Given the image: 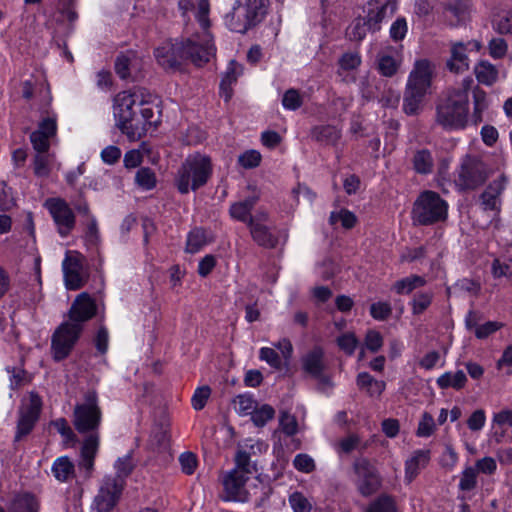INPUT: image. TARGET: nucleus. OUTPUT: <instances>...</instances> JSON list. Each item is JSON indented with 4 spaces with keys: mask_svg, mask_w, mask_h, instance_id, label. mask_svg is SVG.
I'll list each match as a JSON object with an SVG mask.
<instances>
[{
    "mask_svg": "<svg viewBox=\"0 0 512 512\" xmlns=\"http://www.w3.org/2000/svg\"><path fill=\"white\" fill-rule=\"evenodd\" d=\"M467 47L458 42L452 45L451 57L447 61V68L453 73H463L469 69V59L466 54Z\"/></svg>",
    "mask_w": 512,
    "mask_h": 512,
    "instance_id": "4be33fe9",
    "label": "nucleus"
},
{
    "mask_svg": "<svg viewBox=\"0 0 512 512\" xmlns=\"http://www.w3.org/2000/svg\"><path fill=\"white\" fill-rule=\"evenodd\" d=\"M242 73V67L235 61H231L224 73L221 83L220 92L224 96L225 100L228 101L231 97V85L236 82L237 77Z\"/></svg>",
    "mask_w": 512,
    "mask_h": 512,
    "instance_id": "c85d7f7f",
    "label": "nucleus"
},
{
    "mask_svg": "<svg viewBox=\"0 0 512 512\" xmlns=\"http://www.w3.org/2000/svg\"><path fill=\"white\" fill-rule=\"evenodd\" d=\"M429 450H419L415 456L406 461V478L411 482L417 475L419 467L429 461Z\"/></svg>",
    "mask_w": 512,
    "mask_h": 512,
    "instance_id": "e433bc0d",
    "label": "nucleus"
},
{
    "mask_svg": "<svg viewBox=\"0 0 512 512\" xmlns=\"http://www.w3.org/2000/svg\"><path fill=\"white\" fill-rule=\"evenodd\" d=\"M433 293L432 292H421L417 293L411 302L412 313L415 315L422 314L432 303Z\"/></svg>",
    "mask_w": 512,
    "mask_h": 512,
    "instance_id": "864d4df0",
    "label": "nucleus"
},
{
    "mask_svg": "<svg viewBox=\"0 0 512 512\" xmlns=\"http://www.w3.org/2000/svg\"><path fill=\"white\" fill-rule=\"evenodd\" d=\"M212 174L211 159L203 154L189 155L179 168L175 183L182 194L204 186Z\"/></svg>",
    "mask_w": 512,
    "mask_h": 512,
    "instance_id": "39448f33",
    "label": "nucleus"
},
{
    "mask_svg": "<svg viewBox=\"0 0 512 512\" xmlns=\"http://www.w3.org/2000/svg\"><path fill=\"white\" fill-rule=\"evenodd\" d=\"M64 283L67 289H80L88 280L85 258L77 251H68L62 262Z\"/></svg>",
    "mask_w": 512,
    "mask_h": 512,
    "instance_id": "1a4fd4ad",
    "label": "nucleus"
},
{
    "mask_svg": "<svg viewBox=\"0 0 512 512\" xmlns=\"http://www.w3.org/2000/svg\"><path fill=\"white\" fill-rule=\"evenodd\" d=\"M257 202L256 197H249L242 201L233 203L230 206V216L240 222H244L248 225V221L251 215V211Z\"/></svg>",
    "mask_w": 512,
    "mask_h": 512,
    "instance_id": "a878e982",
    "label": "nucleus"
},
{
    "mask_svg": "<svg viewBox=\"0 0 512 512\" xmlns=\"http://www.w3.org/2000/svg\"><path fill=\"white\" fill-rule=\"evenodd\" d=\"M491 274L495 279L506 278L512 282V258H495L491 264Z\"/></svg>",
    "mask_w": 512,
    "mask_h": 512,
    "instance_id": "58836bf2",
    "label": "nucleus"
},
{
    "mask_svg": "<svg viewBox=\"0 0 512 512\" xmlns=\"http://www.w3.org/2000/svg\"><path fill=\"white\" fill-rule=\"evenodd\" d=\"M44 206L51 214L58 233L62 237L68 236L75 226V215L68 203L61 198H49Z\"/></svg>",
    "mask_w": 512,
    "mask_h": 512,
    "instance_id": "9b49d317",
    "label": "nucleus"
},
{
    "mask_svg": "<svg viewBox=\"0 0 512 512\" xmlns=\"http://www.w3.org/2000/svg\"><path fill=\"white\" fill-rule=\"evenodd\" d=\"M269 6L270 0H236L225 15V24L233 32L246 33L263 21Z\"/></svg>",
    "mask_w": 512,
    "mask_h": 512,
    "instance_id": "20e7f679",
    "label": "nucleus"
},
{
    "mask_svg": "<svg viewBox=\"0 0 512 512\" xmlns=\"http://www.w3.org/2000/svg\"><path fill=\"white\" fill-rule=\"evenodd\" d=\"M364 348L372 353H377L383 346V337L376 330H368L364 338Z\"/></svg>",
    "mask_w": 512,
    "mask_h": 512,
    "instance_id": "bf43d9fd",
    "label": "nucleus"
},
{
    "mask_svg": "<svg viewBox=\"0 0 512 512\" xmlns=\"http://www.w3.org/2000/svg\"><path fill=\"white\" fill-rule=\"evenodd\" d=\"M399 66L400 60L391 55L383 53L378 56L377 68L381 75L385 77H392L396 74Z\"/></svg>",
    "mask_w": 512,
    "mask_h": 512,
    "instance_id": "ea45409f",
    "label": "nucleus"
},
{
    "mask_svg": "<svg viewBox=\"0 0 512 512\" xmlns=\"http://www.w3.org/2000/svg\"><path fill=\"white\" fill-rule=\"evenodd\" d=\"M57 123L56 116L44 118L38 126V129L31 133L30 140L33 148L37 152H48L50 139L56 135Z\"/></svg>",
    "mask_w": 512,
    "mask_h": 512,
    "instance_id": "f3484780",
    "label": "nucleus"
},
{
    "mask_svg": "<svg viewBox=\"0 0 512 512\" xmlns=\"http://www.w3.org/2000/svg\"><path fill=\"white\" fill-rule=\"evenodd\" d=\"M302 103V96L295 89H289L283 95L282 104L285 109L296 110L301 107Z\"/></svg>",
    "mask_w": 512,
    "mask_h": 512,
    "instance_id": "0e129e2a",
    "label": "nucleus"
},
{
    "mask_svg": "<svg viewBox=\"0 0 512 512\" xmlns=\"http://www.w3.org/2000/svg\"><path fill=\"white\" fill-rule=\"evenodd\" d=\"M140 68V60L134 52L121 54L116 58L115 71L122 79L136 77Z\"/></svg>",
    "mask_w": 512,
    "mask_h": 512,
    "instance_id": "412c9836",
    "label": "nucleus"
},
{
    "mask_svg": "<svg viewBox=\"0 0 512 512\" xmlns=\"http://www.w3.org/2000/svg\"><path fill=\"white\" fill-rule=\"evenodd\" d=\"M234 461L235 467L233 470H237L239 473L248 475V477H251V475L258 471V461L254 451L237 450Z\"/></svg>",
    "mask_w": 512,
    "mask_h": 512,
    "instance_id": "5701e85b",
    "label": "nucleus"
},
{
    "mask_svg": "<svg viewBox=\"0 0 512 512\" xmlns=\"http://www.w3.org/2000/svg\"><path fill=\"white\" fill-rule=\"evenodd\" d=\"M52 471L59 481H66L74 473V464L68 457H60L55 460Z\"/></svg>",
    "mask_w": 512,
    "mask_h": 512,
    "instance_id": "c03bdc74",
    "label": "nucleus"
},
{
    "mask_svg": "<svg viewBox=\"0 0 512 512\" xmlns=\"http://www.w3.org/2000/svg\"><path fill=\"white\" fill-rule=\"evenodd\" d=\"M474 73L479 83L490 86L498 79L497 68L488 61H480L474 67Z\"/></svg>",
    "mask_w": 512,
    "mask_h": 512,
    "instance_id": "c756f323",
    "label": "nucleus"
},
{
    "mask_svg": "<svg viewBox=\"0 0 512 512\" xmlns=\"http://www.w3.org/2000/svg\"><path fill=\"white\" fill-rule=\"evenodd\" d=\"M493 28L500 34L512 35V14L505 13L502 15H498L493 20Z\"/></svg>",
    "mask_w": 512,
    "mask_h": 512,
    "instance_id": "69168bd1",
    "label": "nucleus"
},
{
    "mask_svg": "<svg viewBox=\"0 0 512 512\" xmlns=\"http://www.w3.org/2000/svg\"><path fill=\"white\" fill-rule=\"evenodd\" d=\"M447 216L448 203L437 192L431 190L419 194L411 211L413 223L422 226L443 222Z\"/></svg>",
    "mask_w": 512,
    "mask_h": 512,
    "instance_id": "423d86ee",
    "label": "nucleus"
},
{
    "mask_svg": "<svg viewBox=\"0 0 512 512\" xmlns=\"http://www.w3.org/2000/svg\"><path fill=\"white\" fill-rule=\"evenodd\" d=\"M413 168L419 174H429L434 167V160L429 150L421 149L414 153Z\"/></svg>",
    "mask_w": 512,
    "mask_h": 512,
    "instance_id": "7c9ffc66",
    "label": "nucleus"
},
{
    "mask_svg": "<svg viewBox=\"0 0 512 512\" xmlns=\"http://www.w3.org/2000/svg\"><path fill=\"white\" fill-rule=\"evenodd\" d=\"M179 462L182 472L186 475H192L198 466L197 456L190 450L183 452L179 456Z\"/></svg>",
    "mask_w": 512,
    "mask_h": 512,
    "instance_id": "052dcab7",
    "label": "nucleus"
},
{
    "mask_svg": "<svg viewBox=\"0 0 512 512\" xmlns=\"http://www.w3.org/2000/svg\"><path fill=\"white\" fill-rule=\"evenodd\" d=\"M493 429H500L501 433L505 427H512V409H502L493 414Z\"/></svg>",
    "mask_w": 512,
    "mask_h": 512,
    "instance_id": "4d7b16f0",
    "label": "nucleus"
},
{
    "mask_svg": "<svg viewBox=\"0 0 512 512\" xmlns=\"http://www.w3.org/2000/svg\"><path fill=\"white\" fill-rule=\"evenodd\" d=\"M426 284V280L418 275H410L403 279L396 281L393 285V290L399 294H409L413 290L420 288Z\"/></svg>",
    "mask_w": 512,
    "mask_h": 512,
    "instance_id": "2f4dec72",
    "label": "nucleus"
},
{
    "mask_svg": "<svg viewBox=\"0 0 512 512\" xmlns=\"http://www.w3.org/2000/svg\"><path fill=\"white\" fill-rule=\"evenodd\" d=\"M41 399L36 394L30 395V403L20 412L15 439L18 441L33 429L41 410Z\"/></svg>",
    "mask_w": 512,
    "mask_h": 512,
    "instance_id": "dca6fc26",
    "label": "nucleus"
},
{
    "mask_svg": "<svg viewBox=\"0 0 512 512\" xmlns=\"http://www.w3.org/2000/svg\"><path fill=\"white\" fill-rule=\"evenodd\" d=\"M274 414V409L265 404L258 409L255 408L254 412L251 414V420L256 426L262 427L274 417Z\"/></svg>",
    "mask_w": 512,
    "mask_h": 512,
    "instance_id": "6e6d98bb",
    "label": "nucleus"
},
{
    "mask_svg": "<svg viewBox=\"0 0 512 512\" xmlns=\"http://www.w3.org/2000/svg\"><path fill=\"white\" fill-rule=\"evenodd\" d=\"M368 32H374L366 18H356L346 30V34L350 40L361 41Z\"/></svg>",
    "mask_w": 512,
    "mask_h": 512,
    "instance_id": "c9c22d12",
    "label": "nucleus"
},
{
    "mask_svg": "<svg viewBox=\"0 0 512 512\" xmlns=\"http://www.w3.org/2000/svg\"><path fill=\"white\" fill-rule=\"evenodd\" d=\"M261 158L260 152L252 149L239 155L238 163L245 169H251L259 166Z\"/></svg>",
    "mask_w": 512,
    "mask_h": 512,
    "instance_id": "680f3d73",
    "label": "nucleus"
},
{
    "mask_svg": "<svg viewBox=\"0 0 512 512\" xmlns=\"http://www.w3.org/2000/svg\"><path fill=\"white\" fill-rule=\"evenodd\" d=\"M134 467L135 462L133 461L132 453H128L116 461L115 468L117 473L113 477H120L121 480L125 483V478L131 474Z\"/></svg>",
    "mask_w": 512,
    "mask_h": 512,
    "instance_id": "603ef678",
    "label": "nucleus"
},
{
    "mask_svg": "<svg viewBox=\"0 0 512 512\" xmlns=\"http://www.w3.org/2000/svg\"><path fill=\"white\" fill-rule=\"evenodd\" d=\"M301 364L307 374L319 378L326 367L323 348L320 346L313 347L302 356Z\"/></svg>",
    "mask_w": 512,
    "mask_h": 512,
    "instance_id": "a211bd4d",
    "label": "nucleus"
},
{
    "mask_svg": "<svg viewBox=\"0 0 512 512\" xmlns=\"http://www.w3.org/2000/svg\"><path fill=\"white\" fill-rule=\"evenodd\" d=\"M473 84L470 77L464 78L459 88L449 91L445 100L437 105L436 122L445 129L464 128L468 120L469 91Z\"/></svg>",
    "mask_w": 512,
    "mask_h": 512,
    "instance_id": "f03ea898",
    "label": "nucleus"
},
{
    "mask_svg": "<svg viewBox=\"0 0 512 512\" xmlns=\"http://www.w3.org/2000/svg\"><path fill=\"white\" fill-rule=\"evenodd\" d=\"M357 487L362 496H371L380 489L381 478L379 475L358 478Z\"/></svg>",
    "mask_w": 512,
    "mask_h": 512,
    "instance_id": "37998d69",
    "label": "nucleus"
},
{
    "mask_svg": "<svg viewBox=\"0 0 512 512\" xmlns=\"http://www.w3.org/2000/svg\"><path fill=\"white\" fill-rule=\"evenodd\" d=\"M250 479L248 475L239 473L237 470H230L222 474L221 483L225 492L224 501L246 502L249 492L246 483Z\"/></svg>",
    "mask_w": 512,
    "mask_h": 512,
    "instance_id": "f8f14e48",
    "label": "nucleus"
},
{
    "mask_svg": "<svg viewBox=\"0 0 512 512\" xmlns=\"http://www.w3.org/2000/svg\"><path fill=\"white\" fill-rule=\"evenodd\" d=\"M123 489L124 482L120 477L106 476L94 499L96 512H111L118 503Z\"/></svg>",
    "mask_w": 512,
    "mask_h": 512,
    "instance_id": "9d476101",
    "label": "nucleus"
},
{
    "mask_svg": "<svg viewBox=\"0 0 512 512\" xmlns=\"http://www.w3.org/2000/svg\"><path fill=\"white\" fill-rule=\"evenodd\" d=\"M54 162V155L48 152H37L34 157L33 170L37 177H48Z\"/></svg>",
    "mask_w": 512,
    "mask_h": 512,
    "instance_id": "72a5a7b5",
    "label": "nucleus"
},
{
    "mask_svg": "<svg viewBox=\"0 0 512 512\" xmlns=\"http://www.w3.org/2000/svg\"><path fill=\"white\" fill-rule=\"evenodd\" d=\"M249 230L252 239L258 245L266 248H273L277 245L278 239L267 224H254L252 227H249Z\"/></svg>",
    "mask_w": 512,
    "mask_h": 512,
    "instance_id": "393cba45",
    "label": "nucleus"
},
{
    "mask_svg": "<svg viewBox=\"0 0 512 512\" xmlns=\"http://www.w3.org/2000/svg\"><path fill=\"white\" fill-rule=\"evenodd\" d=\"M207 242L208 240L205 231L203 229L196 228L187 236L186 252L197 253L207 244Z\"/></svg>",
    "mask_w": 512,
    "mask_h": 512,
    "instance_id": "79ce46f5",
    "label": "nucleus"
},
{
    "mask_svg": "<svg viewBox=\"0 0 512 512\" xmlns=\"http://www.w3.org/2000/svg\"><path fill=\"white\" fill-rule=\"evenodd\" d=\"M143 93L144 90L135 89L119 92L115 96L113 104L115 123H118L121 120L125 121L126 118L131 117L133 113L139 111V105H141Z\"/></svg>",
    "mask_w": 512,
    "mask_h": 512,
    "instance_id": "ddd939ff",
    "label": "nucleus"
},
{
    "mask_svg": "<svg viewBox=\"0 0 512 512\" xmlns=\"http://www.w3.org/2000/svg\"><path fill=\"white\" fill-rule=\"evenodd\" d=\"M116 126L131 141H136L142 138L150 129L145 120H143L142 116L139 114V111L133 113L131 117L126 118L125 121L121 120L116 123Z\"/></svg>",
    "mask_w": 512,
    "mask_h": 512,
    "instance_id": "6ab92c4d",
    "label": "nucleus"
},
{
    "mask_svg": "<svg viewBox=\"0 0 512 512\" xmlns=\"http://www.w3.org/2000/svg\"><path fill=\"white\" fill-rule=\"evenodd\" d=\"M506 187V178L500 175L492 181L481 195L483 209L498 211L500 207V195Z\"/></svg>",
    "mask_w": 512,
    "mask_h": 512,
    "instance_id": "aec40b11",
    "label": "nucleus"
},
{
    "mask_svg": "<svg viewBox=\"0 0 512 512\" xmlns=\"http://www.w3.org/2000/svg\"><path fill=\"white\" fill-rule=\"evenodd\" d=\"M312 137L325 144H335L340 138V131L331 125L318 126L313 129Z\"/></svg>",
    "mask_w": 512,
    "mask_h": 512,
    "instance_id": "4c0bfd02",
    "label": "nucleus"
},
{
    "mask_svg": "<svg viewBox=\"0 0 512 512\" xmlns=\"http://www.w3.org/2000/svg\"><path fill=\"white\" fill-rule=\"evenodd\" d=\"M39 503L33 495L26 494L13 504V512H38Z\"/></svg>",
    "mask_w": 512,
    "mask_h": 512,
    "instance_id": "3c124183",
    "label": "nucleus"
},
{
    "mask_svg": "<svg viewBox=\"0 0 512 512\" xmlns=\"http://www.w3.org/2000/svg\"><path fill=\"white\" fill-rule=\"evenodd\" d=\"M202 41L203 44H200L199 36H190L171 46L159 47L155 50L156 59L166 69L177 68L180 59H189L196 66H202L210 61L216 51L211 34L205 33Z\"/></svg>",
    "mask_w": 512,
    "mask_h": 512,
    "instance_id": "f257e3e1",
    "label": "nucleus"
},
{
    "mask_svg": "<svg viewBox=\"0 0 512 512\" xmlns=\"http://www.w3.org/2000/svg\"><path fill=\"white\" fill-rule=\"evenodd\" d=\"M365 512H398V508L392 496L381 494L367 506Z\"/></svg>",
    "mask_w": 512,
    "mask_h": 512,
    "instance_id": "f704fd0d",
    "label": "nucleus"
},
{
    "mask_svg": "<svg viewBox=\"0 0 512 512\" xmlns=\"http://www.w3.org/2000/svg\"><path fill=\"white\" fill-rule=\"evenodd\" d=\"M433 71L434 66L429 60H417L414 63V67L409 74L406 86L415 90H420L422 92L429 93Z\"/></svg>",
    "mask_w": 512,
    "mask_h": 512,
    "instance_id": "2eb2a0df",
    "label": "nucleus"
},
{
    "mask_svg": "<svg viewBox=\"0 0 512 512\" xmlns=\"http://www.w3.org/2000/svg\"><path fill=\"white\" fill-rule=\"evenodd\" d=\"M96 314V304L88 293L79 294L73 301L67 321L73 324H79L83 329L85 322L90 320Z\"/></svg>",
    "mask_w": 512,
    "mask_h": 512,
    "instance_id": "4468645a",
    "label": "nucleus"
},
{
    "mask_svg": "<svg viewBox=\"0 0 512 512\" xmlns=\"http://www.w3.org/2000/svg\"><path fill=\"white\" fill-rule=\"evenodd\" d=\"M289 502L294 512H310L311 510L309 501L301 493H293Z\"/></svg>",
    "mask_w": 512,
    "mask_h": 512,
    "instance_id": "774afa93",
    "label": "nucleus"
},
{
    "mask_svg": "<svg viewBox=\"0 0 512 512\" xmlns=\"http://www.w3.org/2000/svg\"><path fill=\"white\" fill-rule=\"evenodd\" d=\"M487 178V168L477 157L466 156L456 172L454 183L459 190H472Z\"/></svg>",
    "mask_w": 512,
    "mask_h": 512,
    "instance_id": "0eeeda50",
    "label": "nucleus"
},
{
    "mask_svg": "<svg viewBox=\"0 0 512 512\" xmlns=\"http://www.w3.org/2000/svg\"><path fill=\"white\" fill-rule=\"evenodd\" d=\"M279 425L281 431L287 436H292L298 431V423L295 416L284 412L281 414L279 419Z\"/></svg>",
    "mask_w": 512,
    "mask_h": 512,
    "instance_id": "e2e57ef3",
    "label": "nucleus"
},
{
    "mask_svg": "<svg viewBox=\"0 0 512 512\" xmlns=\"http://www.w3.org/2000/svg\"><path fill=\"white\" fill-rule=\"evenodd\" d=\"M210 395L211 388L209 386L204 385L198 387L191 398L192 407L197 411L202 410L210 398Z\"/></svg>",
    "mask_w": 512,
    "mask_h": 512,
    "instance_id": "13d9d810",
    "label": "nucleus"
},
{
    "mask_svg": "<svg viewBox=\"0 0 512 512\" xmlns=\"http://www.w3.org/2000/svg\"><path fill=\"white\" fill-rule=\"evenodd\" d=\"M357 385L365 390L371 397H378L385 389V382L373 378L367 372H362L357 376Z\"/></svg>",
    "mask_w": 512,
    "mask_h": 512,
    "instance_id": "cd10ccee",
    "label": "nucleus"
},
{
    "mask_svg": "<svg viewBox=\"0 0 512 512\" xmlns=\"http://www.w3.org/2000/svg\"><path fill=\"white\" fill-rule=\"evenodd\" d=\"M135 183L143 190H151L156 185L155 173L148 167H142L135 174Z\"/></svg>",
    "mask_w": 512,
    "mask_h": 512,
    "instance_id": "09e8293b",
    "label": "nucleus"
},
{
    "mask_svg": "<svg viewBox=\"0 0 512 512\" xmlns=\"http://www.w3.org/2000/svg\"><path fill=\"white\" fill-rule=\"evenodd\" d=\"M234 410L239 415H250L256 408V402L250 395H238L233 400Z\"/></svg>",
    "mask_w": 512,
    "mask_h": 512,
    "instance_id": "8fccbe9b",
    "label": "nucleus"
},
{
    "mask_svg": "<svg viewBox=\"0 0 512 512\" xmlns=\"http://www.w3.org/2000/svg\"><path fill=\"white\" fill-rule=\"evenodd\" d=\"M329 221L332 225L340 222L343 228L351 229L356 225L357 217L353 212L347 209H341L339 211L331 212Z\"/></svg>",
    "mask_w": 512,
    "mask_h": 512,
    "instance_id": "49530a36",
    "label": "nucleus"
},
{
    "mask_svg": "<svg viewBox=\"0 0 512 512\" xmlns=\"http://www.w3.org/2000/svg\"><path fill=\"white\" fill-rule=\"evenodd\" d=\"M156 105L146 99L145 92L142 96L141 105H139V114L145 120L149 128H155L160 122L159 111L156 110Z\"/></svg>",
    "mask_w": 512,
    "mask_h": 512,
    "instance_id": "473e14b6",
    "label": "nucleus"
},
{
    "mask_svg": "<svg viewBox=\"0 0 512 512\" xmlns=\"http://www.w3.org/2000/svg\"><path fill=\"white\" fill-rule=\"evenodd\" d=\"M369 6L370 8L366 20L375 32L379 30V23L385 18L387 9L390 8V12L393 13L394 7L388 3L376 7H373V4L370 3Z\"/></svg>",
    "mask_w": 512,
    "mask_h": 512,
    "instance_id": "a19ab883",
    "label": "nucleus"
},
{
    "mask_svg": "<svg viewBox=\"0 0 512 512\" xmlns=\"http://www.w3.org/2000/svg\"><path fill=\"white\" fill-rule=\"evenodd\" d=\"M73 418L76 430L86 434L83 448H97L100 444L98 428L101 424L102 411L96 390H89L84 394L83 402L74 407Z\"/></svg>",
    "mask_w": 512,
    "mask_h": 512,
    "instance_id": "7ed1b4c3",
    "label": "nucleus"
},
{
    "mask_svg": "<svg viewBox=\"0 0 512 512\" xmlns=\"http://www.w3.org/2000/svg\"><path fill=\"white\" fill-rule=\"evenodd\" d=\"M436 383L441 389L453 388L455 390H460L465 387L467 377L462 370H457L455 372L449 371L440 375L437 378Z\"/></svg>",
    "mask_w": 512,
    "mask_h": 512,
    "instance_id": "bb28decb",
    "label": "nucleus"
},
{
    "mask_svg": "<svg viewBox=\"0 0 512 512\" xmlns=\"http://www.w3.org/2000/svg\"><path fill=\"white\" fill-rule=\"evenodd\" d=\"M427 94L406 86L403 99L404 112L408 115L418 114L423 107L424 98Z\"/></svg>",
    "mask_w": 512,
    "mask_h": 512,
    "instance_id": "b1692460",
    "label": "nucleus"
},
{
    "mask_svg": "<svg viewBox=\"0 0 512 512\" xmlns=\"http://www.w3.org/2000/svg\"><path fill=\"white\" fill-rule=\"evenodd\" d=\"M353 468L358 478L379 475L375 466L364 457H358L353 463Z\"/></svg>",
    "mask_w": 512,
    "mask_h": 512,
    "instance_id": "5fc2aeb1",
    "label": "nucleus"
},
{
    "mask_svg": "<svg viewBox=\"0 0 512 512\" xmlns=\"http://www.w3.org/2000/svg\"><path fill=\"white\" fill-rule=\"evenodd\" d=\"M82 330L79 324H73L67 320L55 330L51 341L52 356L55 361H61L70 354Z\"/></svg>",
    "mask_w": 512,
    "mask_h": 512,
    "instance_id": "6e6552de",
    "label": "nucleus"
},
{
    "mask_svg": "<svg viewBox=\"0 0 512 512\" xmlns=\"http://www.w3.org/2000/svg\"><path fill=\"white\" fill-rule=\"evenodd\" d=\"M477 470L474 467L466 468L460 479L459 488L463 491H470L476 487Z\"/></svg>",
    "mask_w": 512,
    "mask_h": 512,
    "instance_id": "338daca9",
    "label": "nucleus"
},
{
    "mask_svg": "<svg viewBox=\"0 0 512 512\" xmlns=\"http://www.w3.org/2000/svg\"><path fill=\"white\" fill-rule=\"evenodd\" d=\"M336 343L341 351L346 355L351 356L354 354L359 345V340L354 332L349 331L342 333L336 338Z\"/></svg>",
    "mask_w": 512,
    "mask_h": 512,
    "instance_id": "a18cd8bd",
    "label": "nucleus"
},
{
    "mask_svg": "<svg viewBox=\"0 0 512 512\" xmlns=\"http://www.w3.org/2000/svg\"><path fill=\"white\" fill-rule=\"evenodd\" d=\"M208 13H209V2H208V0H199L196 18H197L198 23L200 24V27L202 28V32L201 33H197V34H193L192 36H199L200 44H203L202 36L205 33H209L210 34V32L208 31V28H209V25H210V21H209V18H208Z\"/></svg>",
    "mask_w": 512,
    "mask_h": 512,
    "instance_id": "de8ad7c7",
    "label": "nucleus"
}]
</instances>
